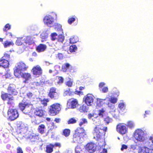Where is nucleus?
I'll use <instances>...</instances> for the list:
<instances>
[{"mask_svg": "<svg viewBox=\"0 0 153 153\" xmlns=\"http://www.w3.org/2000/svg\"><path fill=\"white\" fill-rule=\"evenodd\" d=\"M77 50V48L75 45H72L70 47L69 50L71 52H76Z\"/></svg>", "mask_w": 153, "mask_h": 153, "instance_id": "36", "label": "nucleus"}, {"mask_svg": "<svg viewBox=\"0 0 153 153\" xmlns=\"http://www.w3.org/2000/svg\"><path fill=\"white\" fill-rule=\"evenodd\" d=\"M76 120L75 119L71 118L68 121V124H73L76 123Z\"/></svg>", "mask_w": 153, "mask_h": 153, "instance_id": "46", "label": "nucleus"}, {"mask_svg": "<svg viewBox=\"0 0 153 153\" xmlns=\"http://www.w3.org/2000/svg\"><path fill=\"white\" fill-rule=\"evenodd\" d=\"M1 97L3 100H7V104L10 105L7 112L9 118L12 120H15L19 117L18 111L16 109H11V107H13L14 105V98L10 94L4 92L2 93Z\"/></svg>", "mask_w": 153, "mask_h": 153, "instance_id": "1", "label": "nucleus"}, {"mask_svg": "<svg viewBox=\"0 0 153 153\" xmlns=\"http://www.w3.org/2000/svg\"><path fill=\"white\" fill-rule=\"evenodd\" d=\"M104 120L107 124H108L112 121V119L108 116H107L105 118Z\"/></svg>", "mask_w": 153, "mask_h": 153, "instance_id": "41", "label": "nucleus"}, {"mask_svg": "<svg viewBox=\"0 0 153 153\" xmlns=\"http://www.w3.org/2000/svg\"><path fill=\"white\" fill-rule=\"evenodd\" d=\"M109 100H107V102H110V103L112 104H115L116 103L117 101V99L116 98L112 97L111 98H108Z\"/></svg>", "mask_w": 153, "mask_h": 153, "instance_id": "35", "label": "nucleus"}, {"mask_svg": "<svg viewBox=\"0 0 153 153\" xmlns=\"http://www.w3.org/2000/svg\"><path fill=\"white\" fill-rule=\"evenodd\" d=\"M13 44V43L12 42H7L4 44V47H7Z\"/></svg>", "mask_w": 153, "mask_h": 153, "instance_id": "53", "label": "nucleus"}, {"mask_svg": "<svg viewBox=\"0 0 153 153\" xmlns=\"http://www.w3.org/2000/svg\"><path fill=\"white\" fill-rule=\"evenodd\" d=\"M33 74L36 77H38L42 73V70L40 67L38 65L34 67L32 70Z\"/></svg>", "mask_w": 153, "mask_h": 153, "instance_id": "13", "label": "nucleus"}, {"mask_svg": "<svg viewBox=\"0 0 153 153\" xmlns=\"http://www.w3.org/2000/svg\"><path fill=\"white\" fill-rule=\"evenodd\" d=\"M111 103L108 102V106L111 109L113 110L114 111H115V106L114 105L111 104Z\"/></svg>", "mask_w": 153, "mask_h": 153, "instance_id": "49", "label": "nucleus"}, {"mask_svg": "<svg viewBox=\"0 0 153 153\" xmlns=\"http://www.w3.org/2000/svg\"><path fill=\"white\" fill-rule=\"evenodd\" d=\"M45 127V126L43 124H41L39 126L38 130L39 132L41 134L44 133Z\"/></svg>", "mask_w": 153, "mask_h": 153, "instance_id": "25", "label": "nucleus"}, {"mask_svg": "<svg viewBox=\"0 0 153 153\" xmlns=\"http://www.w3.org/2000/svg\"><path fill=\"white\" fill-rule=\"evenodd\" d=\"M107 129V128H102L100 126H96L94 129V138H96L97 139H99L100 136V134L101 131H102V130L103 131H106V130Z\"/></svg>", "mask_w": 153, "mask_h": 153, "instance_id": "9", "label": "nucleus"}, {"mask_svg": "<svg viewBox=\"0 0 153 153\" xmlns=\"http://www.w3.org/2000/svg\"><path fill=\"white\" fill-rule=\"evenodd\" d=\"M127 146L126 145L124 144H123L122 146V147L121 149V151H123L124 149H127Z\"/></svg>", "mask_w": 153, "mask_h": 153, "instance_id": "60", "label": "nucleus"}, {"mask_svg": "<svg viewBox=\"0 0 153 153\" xmlns=\"http://www.w3.org/2000/svg\"><path fill=\"white\" fill-rule=\"evenodd\" d=\"M56 91V88H51L48 96L51 99L55 100L58 98V94Z\"/></svg>", "mask_w": 153, "mask_h": 153, "instance_id": "12", "label": "nucleus"}, {"mask_svg": "<svg viewBox=\"0 0 153 153\" xmlns=\"http://www.w3.org/2000/svg\"><path fill=\"white\" fill-rule=\"evenodd\" d=\"M94 114H89L88 115V118L89 119H92L93 122L95 121L97 119L96 118H93Z\"/></svg>", "mask_w": 153, "mask_h": 153, "instance_id": "44", "label": "nucleus"}, {"mask_svg": "<svg viewBox=\"0 0 153 153\" xmlns=\"http://www.w3.org/2000/svg\"><path fill=\"white\" fill-rule=\"evenodd\" d=\"M63 34L60 33L58 35L57 40L58 41L62 43L64 40V36L63 35Z\"/></svg>", "mask_w": 153, "mask_h": 153, "instance_id": "30", "label": "nucleus"}, {"mask_svg": "<svg viewBox=\"0 0 153 153\" xmlns=\"http://www.w3.org/2000/svg\"><path fill=\"white\" fill-rule=\"evenodd\" d=\"M93 101L94 96L90 94H88L86 95L85 100V102L88 106L91 105L93 103Z\"/></svg>", "mask_w": 153, "mask_h": 153, "instance_id": "14", "label": "nucleus"}, {"mask_svg": "<svg viewBox=\"0 0 153 153\" xmlns=\"http://www.w3.org/2000/svg\"><path fill=\"white\" fill-rule=\"evenodd\" d=\"M88 123V121L85 118H82L80 119L79 125V126L81 127L82 126H85Z\"/></svg>", "mask_w": 153, "mask_h": 153, "instance_id": "27", "label": "nucleus"}, {"mask_svg": "<svg viewBox=\"0 0 153 153\" xmlns=\"http://www.w3.org/2000/svg\"><path fill=\"white\" fill-rule=\"evenodd\" d=\"M54 147L53 145L50 144L48 145L46 147V152L47 153H51L53 151V148Z\"/></svg>", "mask_w": 153, "mask_h": 153, "instance_id": "26", "label": "nucleus"}, {"mask_svg": "<svg viewBox=\"0 0 153 153\" xmlns=\"http://www.w3.org/2000/svg\"><path fill=\"white\" fill-rule=\"evenodd\" d=\"M10 58V55H9L5 53L4 54V56L1 58L3 59H5L6 60H7L8 61V60Z\"/></svg>", "mask_w": 153, "mask_h": 153, "instance_id": "55", "label": "nucleus"}, {"mask_svg": "<svg viewBox=\"0 0 153 153\" xmlns=\"http://www.w3.org/2000/svg\"><path fill=\"white\" fill-rule=\"evenodd\" d=\"M47 46L45 45L40 44L36 48V51L39 52L44 51L46 49Z\"/></svg>", "mask_w": 153, "mask_h": 153, "instance_id": "21", "label": "nucleus"}, {"mask_svg": "<svg viewBox=\"0 0 153 153\" xmlns=\"http://www.w3.org/2000/svg\"><path fill=\"white\" fill-rule=\"evenodd\" d=\"M49 112L52 115H55L59 113L61 109L60 105L59 104H53L50 106Z\"/></svg>", "mask_w": 153, "mask_h": 153, "instance_id": "7", "label": "nucleus"}, {"mask_svg": "<svg viewBox=\"0 0 153 153\" xmlns=\"http://www.w3.org/2000/svg\"><path fill=\"white\" fill-rule=\"evenodd\" d=\"M16 69L14 71V74L17 77H20V74L25 71L28 67L22 62H20L16 66Z\"/></svg>", "mask_w": 153, "mask_h": 153, "instance_id": "3", "label": "nucleus"}, {"mask_svg": "<svg viewBox=\"0 0 153 153\" xmlns=\"http://www.w3.org/2000/svg\"><path fill=\"white\" fill-rule=\"evenodd\" d=\"M69 102L71 103V108H74L76 107L77 104V102L76 100L71 99L69 100Z\"/></svg>", "mask_w": 153, "mask_h": 153, "instance_id": "28", "label": "nucleus"}, {"mask_svg": "<svg viewBox=\"0 0 153 153\" xmlns=\"http://www.w3.org/2000/svg\"><path fill=\"white\" fill-rule=\"evenodd\" d=\"M105 84L103 82H101L100 83L99 85V89L100 90L104 87L103 86L105 85Z\"/></svg>", "mask_w": 153, "mask_h": 153, "instance_id": "57", "label": "nucleus"}, {"mask_svg": "<svg viewBox=\"0 0 153 153\" xmlns=\"http://www.w3.org/2000/svg\"><path fill=\"white\" fill-rule=\"evenodd\" d=\"M134 137L138 141L142 142L145 140V133L143 131L140 129L136 130L134 134Z\"/></svg>", "mask_w": 153, "mask_h": 153, "instance_id": "5", "label": "nucleus"}, {"mask_svg": "<svg viewBox=\"0 0 153 153\" xmlns=\"http://www.w3.org/2000/svg\"><path fill=\"white\" fill-rule=\"evenodd\" d=\"M20 77L25 79V80L24 81V82L25 83L28 82V81L31 78V75L30 74L24 73L23 72L20 74Z\"/></svg>", "mask_w": 153, "mask_h": 153, "instance_id": "17", "label": "nucleus"}, {"mask_svg": "<svg viewBox=\"0 0 153 153\" xmlns=\"http://www.w3.org/2000/svg\"><path fill=\"white\" fill-rule=\"evenodd\" d=\"M26 138L29 139L30 141L33 144L37 142L39 140L38 136L35 134L30 135L29 137H26Z\"/></svg>", "mask_w": 153, "mask_h": 153, "instance_id": "16", "label": "nucleus"}, {"mask_svg": "<svg viewBox=\"0 0 153 153\" xmlns=\"http://www.w3.org/2000/svg\"><path fill=\"white\" fill-rule=\"evenodd\" d=\"M102 93H105L107 92L108 91V88L107 87H104L100 90Z\"/></svg>", "mask_w": 153, "mask_h": 153, "instance_id": "50", "label": "nucleus"}, {"mask_svg": "<svg viewBox=\"0 0 153 153\" xmlns=\"http://www.w3.org/2000/svg\"><path fill=\"white\" fill-rule=\"evenodd\" d=\"M34 114L39 117H42L43 116L44 112L43 110L39 108H36L34 112Z\"/></svg>", "mask_w": 153, "mask_h": 153, "instance_id": "22", "label": "nucleus"}, {"mask_svg": "<svg viewBox=\"0 0 153 153\" xmlns=\"http://www.w3.org/2000/svg\"><path fill=\"white\" fill-rule=\"evenodd\" d=\"M24 43L23 38H18L16 41V45L19 46Z\"/></svg>", "mask_w": 153, "mask_h": 153, "instance_id": "33", "label": "nucleus"}, {"mask_svg": "<svg viewBox=\"0 0 153 153\" xmlns=\"http://www.w3.org/2000/svg\"><path fill=\"white\" fill-rule=\"evenodd\" d=\"M109 100L108 97H106L104 99H102L99 98H97L96 101V106L101 107L105 103V101H107V100Z\"/></svg>", "mask_w": 153, "mask_h": 153, "instance_id": "18", "label": "nucleus"}, {"mask_svg": "<svg viewBox=\"0 0 153 153\" xmlns=\"http://www.w3.org/2000/svg\"><path fill=\"white\" fill-rule=\"evenodd\" d=\"M20 109L25 114L30 113L31 110L32 105L28 103L27 102L21 103L19 105Z\"/></svg>", "mask_w": 153, "mask_h": 153, "instance_id": "4", "label": "nucleus"}, {"mask_svg": "<svg viewBox=\"0 0 153 153\" xmlns=\"http://www.w3.org/2000/svg\"><path fill=\"white\" fill-rule=\"evenodd\" d=\"M72 94V93L69 89L68 90H67L65 91L64 94V95L65 96L66 95L71 96Z\"/></svg>", "mask_w": 153, "mask_h": 153, "instance_id": "51", "label": "nucleus"}, {"mask_svg": "<svg viewBox=\"0 0 153 153\" xmlns=\"http://www.w3.org/2000/svg\"><path fill=\"white\" fill-rule=\"evenodd\" d=\"M73 81L71 79L66 82V85L69 87H71Z\"/></svg>", "mask_w": 153, "mask_h": 153, "instance_id": "47", "label": "nucleus"}, {"mask_svg": "<svg viewBox=\"0 0 153 153\" xmlns=\"http://www.w3.org/2000/svg\"><path fill=\"white\" fill-rule=\"evenodd\" d=\"M127 126L130 128H133L134 126V123L133 122L129 121L128 123Z\"/></svg>", "mask_w": 153, "mask_h": 153, "instance_id": "52", "label": "nucleus"}, {"mask_svg": "<svg viewBox=\"0 0 153 153\" xmlns=\"http://www.w3.org/2000/svg\"><path fill=\"white\" fill-rule=\"evenodd\" d=\"M130 148L134 150L136 148V146L134 145H131L130 146Z\"/></svg>", "mask_w": 153, "mask_h": 153, "instance_id": "63", "label": "nucleus"}, {"mask_svg": "<svg viewBox=\"0 0 153 153\" xmlns=\"http://www.w3.org/2000/svg\"><path fill=\"white\" fill-rule=\"evenodd\" d=\"M48 34L46 32H43L41 34V38L42 40H45L48 37Z\"/></svg>", "mask_w": 153, "mask_h": 153, "instance_id": "38", "label": "nucleus"}, {"mask_svg": "<svg viewBox=\"0 0 153 153\" xmlns=\"http://www.w3.org/2000/svg\"><path fill=\"white\" fill-rule=\"evenodd\" d=\"M9 65L8 61L7 60L1 58L0 60V66L4 68H7Z\"/></svg>", "mask_w": 153, "mask_h": 153, "instance_id": "19", "label": "nucleus"}, {"mask_svg": "<svg viewBox=\"0 0 153 153\" xmlns=\"http://www.w3.org/2000/svg\"><path fill=\"white\" fill-rule=\"evenodd\" d=\"M75 20V19L74 18H69L68 20V22L70 24H71Z\"/></svg>", "mask_w": 153, "mask_h": 153, "instance_id": "54", "label": "nucleus"}, {"mask_svg": "<svg viewBox=\"0 0 153 153\" xmlns=\"http://www.w3.org/2000/svg\"><path fill=\"white\" fill-rule=\"evenodd\" d=\"M118 107L119 109L122 111H123L126 109V105L124 102L123 101L120 103L118 105Z\"/></svg>", "mask_w": 153, "mask_h": 153, "instance_id": "32", "label": "nucleus"}, {"mask_svg": "<svg viewBox=\"0 0 153 153\" xmlns=\"http://www.w3.org/2000/svg\"><path fill=\"white\" fill-rule=\"evenodd\" d=\"M11 26L9 24H7L3 28V30L4 32H6L7 30L10 29Z\"/></svg>", "mask_w": 153, "mask_h": 153, "instance_id": "40", "label": "nucleus"}, {"mask_svg": "<svg viewBox=\"0 0 153 153\" xmlns=\"http://www.w3.org/2000/svg\"><path fill=\"white\" fill-rule=\"evenodd\" d=\"M17 153H23V152L22 149L20 147H18L17 149Z\"/></svg>", "mask_w": 153, "mask_h": 153, "instance_id": "59", "label": "nucleus"}, {"mask_svg": "<svg viewBox=\"0 0 153 153\" xmlns=\"http://www.w3.org/2000/svg\"><path fill=\"white\" fill-rule=\"evenodd\" d=\"M48 101L49 100L48 99H44L42 100L41 101V102L44 106H46L47 105V103Z\"/></svg>", "mask_w": 153, "mask_h": 153, "instance_id": "48", "label": "nucleus"}, {"mask_svg": "<svg viewBox=\"0 0 153 153\" xmlns=\"http://www.w3.org/2000/svg\"><path fill=\"white\" fill-rule=\"evenodd\" d=\"M85 130L82 128H78L73 135L72 143H80L86 139Z\"/></svg>", "mask_w": 153, "mask_h": 153, "instance_id": "2", "label": "nucleus"}, {"mask_svg": "<svg viewBox=\"0 0 153 153\" xmlns=\"http://www.w3.org/2000/svg\"><path fill=\"white\" fill-rule=\"evenodd\" d=\"M150 149L147 147H143L139 150L138 153H149Z\"/></svg>", "mask_w": 153, "mask_h": 153, "instance_id": "24", "label": "nucleus"}, {"mask_svg": "<svg viewBox=\"0 0 153 153\" xmlns=\"http://www.w3.org/2000/svg\"><path fill=\"white\" fill-rule=\"evenodd\" d=\"M105 112V110L103 109H102L101 110H100L99 111V112L98 113V115L99 116H101V117H103V114Z\"/></svg>", "mask_w": 153, "mask_h": 153, "instance_id": "56", "label": "nucleus"}, {"mask_svg": "<svg viewBox=\"0 0 153 153\" xmlns=\"http://www.w3.org/2000/svg\"><path fill=\"white\" fill-rule=\"evenodd\" d=\"M54 68L55 70L57 71L60 70V67L59 65H56L54 66Z\"/></svg>", "mask_w": 153, "mask_h": 153, "instance_id": "62", "label": "nucleus"}, {"mask_svg": "<svg viewBox=\"0 0 153 153\" xmlns=\"http://www.w3.org/2000/svg\"><path fill=\"white\" fill-rule=\"evenodd\" d=\"M96 146L92 143H88L85 147V149L89 153H93L95 151Z\"/></svg>", "mask_w": 153, "mask_h": 153, "instance_id": "11", "label": "nucleus"}, {"mask_svg": "<svg viewBox=\"0 0 153 153\" xmlns=\"http://www.w3.org/2000/svg\"><path fill=\"white\" fill-rule=\"evenodd\" d=\"M149 141L150 143H151V144L149 145V146H150L151 148V150H152L153 151V136L150 137Z\"/></svg>", "mask_w": 153, "mask_h": 153, "instance_id": "42", "label": "nucleus"}, {"mask_svg": "<svg viewBox=\"0 0 153 153\" xmlns=\"http://www.w3.org/2000/svg\"><path fill=\"white\" fill-rule=\"evenodd\" d=\"M75 151V153H80V152H82V150L80 147L78 146L76 147Z\"/></svg>", "mask_w": 153, "mask_h": 153, "instance_id": "45", "label": "nucleus"}, {"mask_svg": "<svg viewBox=\"0 0 153 153\" xmlns=\"http://www.w3.org/2000/svg\"><path fill=\"white\" fill-rule=\"evenodd\" d=\"M27 95L29 98L30 99L33 96V94L30 92H29L27 93Z\"/></svg>", "mask_w": 153, "mask_h": 153, "instance_id": "58", "label": "nucleus"}, {"mask_svg": "<svg viewBox=\"0 0 153 153\" xmlns=\"http://www.w3.org/2000/svg\"><path fill=\"white\" fill-rule=\"evenodd\" d=\"M43 22L45 25L51 27L54 26V18L51 15H47L44 17Z\"/></svg>", "mask_w": 153, "mask_h": 153, "instance_id": "6", "label": "nucleus"}, {"mask_svg": "<svg viewBox=\"0 0 153 153\" xmlns=\"http://www.w3.org/2000/svg\"><path fill=\"white\" fill-rule=\"evenodd\" d=\"M70 65L68 63L64 64L62 66V70L63 72H66L70 68Z\"/></svg>", "mask_w": 153, "mask_h": 153, "instance_id": "29", "label": "nucleus"}, {"mask_svg": "<svg viewBox=\"0 0 153 153\" xmlns=\"http://www.w3.org/2000/svg\"><path fill=\"white\" fill-rule=\"evenodd\" d=\"M17 132L22 135L23 137H26V134L28 132L27 128L25 127L24 124H21L18 127Z\"/></svg>", "mask_w": 153, "mask_h": 153, "instance_id": "10", "label": "nucleus"}, {"mask_svg": "<svg viewBox=\"0 0 153 153\" xmlns=\"http://www.w3.org/2000/svg\"><path fill=\"white\" fill-rule=\"evenodd\" d=\"M16 87L13 84H10L7 88L8 92L10 94L15 95H16L18 92L16 89Z\"/></svg>", "mask_w": 153, "mask_h": 153, "instance_id": "15", "label": "nucleus"}, {"mask_svg": "<svg viewBox=\"0 0 153 153\" xmlns=\"http://www.w3.org/2000/svg\"><path fill=\"white\" fill-rule=\"evenodd\" d=\"M70 131L69 129H64L63 131V134L65 137H68L70 134Z\"/></svg>", "mask_w": 153, "mask_h": 153, "instance_id": "37", "label": "nucleus"}, {"mask_svg": "<svg viewBox=\"0 0 153 153\" xmlns=\"http://www.w3.org/2000/svg\"><path fill=\"white\" fill-rule=\"evenodd\" d=\"M78 37L76 36L72 37L70 39V43L71 44H74L76 43L78 41Z\"/></svg>", "mask_w": 153, "mask_h": 153, "instance_id": "34", "label": "nucleus"}, {"mask_svg": "<svg viewBox=\"0 0 153 153\" xmlns=\"http://www.w3.org/2000/svg\"><path fill=\"white\" fill-rule=\"evenodd\" d=\"M58 57L60 59H62L63 58V55L62 53H59L58 54Z\"/></svg>", "mask_w": 153, "mask_h": 153, "instance_id": "61", "label": "nucleus"}, {"mask_svg": "<svg viewBox=\"0 0 153 153\" xmlns=\"http://www.w3.org/2000/svg\"><path fill=\"white\" fill-rule=\"evenodd\" d=\"M88 109V107L86 105H83L81 106L79 108V111L81 112H87Z\"/></svg>", "mask_w": 153, "mask_h": 153, "instance_id": "31", "label": "nucleus"}, {"mask_svg": "<svg viewBox=\"0 0 153 153\" xmlns=\"http://www.w3.org/2000/svg\"><path fill=\"white\" fill-rule=\"evenodd\" d=\"M51 39L52 41H55L57 40L58 35L56 33H53L51 34Z\"/></svg>", "mask_w": 153, "mask_h": 153, "instance_id": "39", "label": "nucleus"}, {"mask_svg": "<svg viewBox=\"0 0 153 153\" xmlns=\"http://www.w3.org/2000/svg\"><path fill=\"white\" fill-rule=\"evenodd\" d=\"M117 130L119 133L121 134H124L127 132V128L126 125L120 123L117 126Z\"/></svg>", "mask_w": 153, "mask_h": 153, "instance_id": "8", "label": "nucleus"}, {"mask_svg": "<svg viewBox=\"0 0 153 153\" xmlns=\"http://www.w3.org/2000/svg\"><path fill=\"white\" fill-rule=\"evenodd\" d=\"M57 78L58 80V81L57 82V83L59 85L62 84L63 82V78L61 76H57Z\"/></svg>", "mask_w": 153, "mask_h": 153, "instance_id": "43", "label": "nucleus"}, {"mask_svg": "<svg viewBox=\"0 0 153 153\" xmlns=\"http://www.w3.org/2000/svg\"><path fill=\"white\" fill-rule=\"evenodd\" d=\"M54 28L55 30L60 31V33H63V30L62 28V26L60 24L58 23H55L54 24Z\"/></svg>", "mask_w": 153, "mask_h": 153, "instance_id": "23", "label": "nucleus"}, {"mask_svg": "<svg viewBox=\"0 0 153 153\" xmlns=\"http://www.w3.org/2000/svg\"><path fill=\"white\" fill-rule=\"evenodd\" d=\"M61 119L59 118H56L54 120V121L56 123H59L60 122Z\"/></svg>", "mask_w": 153, "mask_h": 153, "instance_id": "64", "label": "nucleus"}, {"mask_svg": "<svg viewBox=\"0 0 153 153\" xmlns=\"http://www.w3.org/2000/svg\"><path fill=\"white\" fill-rule=\"evenodd\" d=\"M24 43L28 45H30L34 43L33 40L29 36L23 38Z\"/></svg>", "mask_w": 153, "mask_h": 153, "instance_id": "20", "label": "nucleus"}]
</instances>
